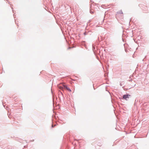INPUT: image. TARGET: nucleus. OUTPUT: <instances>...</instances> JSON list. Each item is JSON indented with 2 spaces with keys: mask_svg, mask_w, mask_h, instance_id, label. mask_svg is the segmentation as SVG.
<instances>
[{
  "mask_svg": "<svg viewBox=\"0 0 149 149\" xmlns=\"http://www.w3.org/2000/svg\"><path fill=\"white\" fill-rule=\"evenodd\" d=\"M130 80H129V81H132V79L131 78V77H130Z\"/></svg>",
  "mask_w": 149,
  "mask_h": 149,
  "instance_id": "nucleus-5",
  "label": "nucleus"
},
{
  "mask_svg": "<svg viewBox=\"0 0 149 149\" xmlns=\"http://www.w3.org/2000/svg\"><path fill=\"white\" fill-rule=\"evenodd\" d=\"M130 95L129 94L124 95L123 96V98L126 100H127V99L129 98Z\"/></svg>",
  "mask_w": 149,
  "mask_h": 149,
  "instance_id": "nucleus-1",
  "label": "nucleus"
},
{
  "mask_svg": "<svg viewBox=\"0 0 149 149\" xmlns=\"http://www.w3.org/2000/svg\"><path fill=\"white\" fill-rule=\"evenodd\" d=\"M144 10V11H143V12L144 13H145V11L146 10Z\"/></svg>",
  "mask_w": 149,
  "mask_h": 149,
  "instance_id": "nucleus-9",
  "label": "nucleus"
},
{
  "mask_svg": "<svg viewBox=\"0 0 149 149\" xmlns=\"http://www.w3.org/2000/svg\"><path fill=\"white\" fill-rule=\"evenodd\" d=\"M13 10V12H14V11H13L14 10Z\"/></svg>",
  "mask_w": 149,
  "mask_h": 149,
  "instance_id": "nucleus-10",
  "label": "nucleus"
},
{
  "mask_svg": "<svg viewBox=\"0 0 149 149\" xmlns=\"http://www.w3.org/2000/svg\"><path fill=\"white\" fill-rule=\"evenodd\" d=\"M87 33H86V32H85L84 33V35H86L87 34Z\"/></svg>",
  "mask_w": 149,
  "mask_h": 149,
  "instance_id": "nucleus-6",
  "label": "nucleus"
},
{
  "mask_svg": "<svg viewBox=\"0 0 149 149\" xmlns=\"http://www.w3.org/2000/svg\"><path fill=\"white\" fill-rule=\"evenodd\" d=\"M63 86L68 91H69V92H71V90L70 88H69L67 87L66 86L63 85Z\"/></svg>",
  "mask_w": 149,
  "mask_h": 149,
  "instance_id": "nucleus-2",
  "label": "nucleus"
},
{
  "mask_svg": "<svg viewBox=\"0 0 149 149\" xmlns=\"http://www.w3.org/2000/svg\"><path fill=\"white\" fill-rule=\"evenodd\" d=\"M61 94L62 95V92H61Z\"/></svg>",
  "mask_w": 149,
  "mask_h": 149,
  "instance_id": "nucleus-11",
  "label": "nucleus"
},
{
  "mask_svg": "<svg viewBox=\"0 0 149 149\" xmlns=\"http://www.w3.org/2000/svg\"><path fill=\"white\" fill-rule=\"evenodd\" d=\"M90 12L91 14H93L94 13V10H90Z\"/></svg>",
  "mask_w": 149,
  "mask_h": 149,
  "instance_id": "nucleus-4",
  "label": "nucleus"
},
{
  "mask_svg": "<svg viewBox=\"0 0 149 149\" xmlns=\"http://www.w3.org/2000/svg\"><path fill=\"white\" fill-rule=\"evenodd\" d=\"M58 87L59 88H60V89L63 88V87H62V86H58Z\"/></svg>",
  "mask_w": 149,
  "mask_h": 149,
  "instance_id": "nucleus-7",
  "label": "nucleus"
},
{
  "mask_svg": "<svg viewBox=\"0 0 149 149\" xmlns=\"http://www.w3.org/2000/svg\"><path fill=\"white\" fill-rule=\"evenodd\" d=\"M56 125H55L54 126H53V125H52V127H54V126H55Z\"/></svg>",
  "mask_w": 149,
  "mask_h": 149,
  "instance_id": "nucleus-8",
  "label": "nucleus"
},
{
  "mask_svg": "<svg viewBox=\"0 0 149 149\" xmlns=\"http://www.w3.org/2000/svg\"><path fill=\"white\" fill-rule=\"evenodd\" d=\"M118 14H123V13L122 11L121 10L119 12H117Z\"/></svg>",
  "mask_w": 149,
  "mask_h": 149,
  "instance_id": "nucleus-3",
  "label": "nucleus"
}]
</instances>
